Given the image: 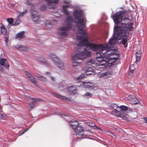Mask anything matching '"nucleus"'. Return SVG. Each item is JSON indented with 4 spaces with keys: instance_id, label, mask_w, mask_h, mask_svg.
<instances>
[{
    "instance_id": "864d4df0",
    "label": "nucleus",
    "mask_w": 147,
    "mask_h": 147,
    "mask_svg": "<svg viewBox=\"0 0 147 147\" xmlns=\"http://www.w3.org/2000/svg\"><path fill=\"white\" fill-rule=\"evenodd\" d=\"M34 104H30V106L32 108H32H33L34 107Z\"/></svg>"
},
{
    "instance_id": "393cba45",
    "label": "nucleus",
    "mask_w": 147,
    "mask_h": 147,
    "mask_svg": "<svg viewBox=\"0 0 147 147\" xmlns=\"http://www.w3.org/2000/svg\"><path fill=\"white\" fill-rule=\"evenodd\" d=\"M117 57H114L109 58L108 60L109 64H113V63H114L116 60H117Z\"/></svg>"
},
{
    "instance_id": "c03bdc74",
    "label": "nucleus",
    "mask_w": 147,
    "mask_h": 147,
    "mask_svg": "<svg viewBox=\"0 0 147 147\" xmlns=\"http://www.w3.org/2000/svg\"><path fill=\"white\" fill-rule=\"evenodd\" d=\"M133 73H132L131 72H129V74L128 75V77L129 78H131L133 77Z\"/></svg>"
},
{
    "instance_id": "f257e3e1",
    "label": "nucleus",
    "mask_w": 147,
    "mask_h": 147,
    "mask_svg": "<svg viewBox=\"0 0 147 147\" xmlns=\"http://www.w3.org/2000/svg\"><path fill=\"white\" fill-rule=\"evenodd\" d=\"M127 13V12L124 10L117 12L113 15L114 22L117 25L120 23L121 25L114 27L115 30L118 32L117 37L119 39H121L123 37L127 38L129 34V31H132L133 30L132 22L127 25L130 21L129 16L124 17L123 18V16Z\"/></svg>"
},
{
    "instance_id": "bb28decb",
    "label": "nucleus",
    "mask_w": 147,
    "mask_h": 147,
    "mask_svg": "<svg viewBox=\"0 0 147 147\" xmlns=\"http://www.w3.org/2000/svg\"><path fill=\"white\" fill-rule=\"evenodd\" d=\"M109 66V65H96V67L98 69V68L106 69L107 66Z\"/></svg>"
},
{
    "instance_id": "8fccbe9b",
    "label": "nucleus",
    "mask_w": 147,
    "mask_h": 147,
    "mask_svg": "<svg viewBox=\"0 0 147 147\" xmlns=\"http://www.w3.org/2000/svg\"><path fill=\"white\" fill-rule=\"evenodd\" d=\"M89 63H91V64H94V60L92 59H90L88 62Z\"/></svg>"
},
{
    "instance_id": "a19ab883",
    "label": "nucleus",
    "mask_w": 147,
    "mask_h": 147,
    "mask_svg": "<svg viewBox=\"0 0 147 147\" xmlns=\"http://www.w3.org/2000/svg\"><path fill=\"white\" fill-rule=\"evenodd\" d=\"M7 21L9 24H11L13 22V19L11 18H8L7 19Z\"/></svg>"
},
{
    "instance_id": "13d9d810",
    "label": "nucleus",
    "mask_w": 147,
    "mask_h": 147,
    "mask_svg": "<svg viewBox=\"0 0 147 147\" xmlns=\"http://www.w3.org/2000/svg\"><path fill=\"white\" fill-rule=\"evenodd\" d=\"M51 80H53V81H54V78L53 77H51Z\"/></svg>"
},
{
    "instance_id": "5fc2aeb1",
    "label": "nucleus",
    "mask_w": 147,
    "mask_h": 147,
    "mask_svg": "<svg viewBox=\"0 0 147 147\" xmlns=\"http://www.w3.org/2000/svg\"><path fill=\"white\" fill-rule=\"evenodd\" d=\"M146 121V122L147 123V118L146 117H145L144 119Z\"/></svg>"
},
{
    "instance_id": "a878e982",
    "label": "nucleus",
    "mask_w": 147,
    "mask_h": 147,
    "mask_svg": "<svg viewBox=\"0 0 147 147\" xmlns=\"http://www.w3.org/2000/svg\"><path fill=\"white\" fill-rule=\"evenodd\" d=\"M141 52L139 51L136 52V61L139 62L140 60V57L141 56Z\"/></svg>"
},
{
    "instance_id": "bf43d9fd",
    "label": "nucleus",
    "mask_w": 147,
    "mask_h": 147,
    "mask_svg": "<svg viewBox=\"0 0 147 147\" xmlns=\"http://www.w3.org/2000/svg\"><path fill=\"white\" fill-rule=\"evenodd\" d=\"M98 129L99 130H102V129L100 127H98Z\"/></svg>"
},
{
    "instance_id": "7ed1b4c3",
    "label": "nucleus",
    "mask_w": 147,
    "mask_h": 147,
    "mask_svg": "<svg viewBox=\"0 0 147 147\" xmlns=\"http://www.w3.org/2000/svg\"><path fill=\"white\" fill-rule=\"evenodd\" d=\"M128 107L127 106L121 105L119 107L121 111H118L116 110L117 112V116L122 118L123 119L127 121H129L130 119L126 111L128 109Z\"/></svg>"
},
{
    "instance_id": "0eeeda50",
    "label": "nucleus",
    "mask_w": 147,
    "mask_h": 147,
    "mask_svg": "<svg viewBox=\"0 0 147 147\" xmlns=\"http://www.w3.org/2000/svg\"><path fill=\"white\" fill-rule=\"evenodd\" d=\"M109 45L106 44L105 45H102V47L99 48V51H100L101 54L103 55H105L108 56V57L113 55L114 53L113 52L109 53V52L110 48H109Z\"/></svg>"
},
{
    "instance_id": "4468645a",
    "label": "nucleus",
    "mask_w": 147,
    "mask_h": 147,
    "mask_svg": "<svg viewBox=\"0 0 147 147\" xmlns=\"http://www.w3.org/2000/svg\"><path fill=\"white\" fill-rule=\"evenodd\" d=\"M83 70L87 75L94 74L95 73L93 69L91 67H86L83 68Z\"/></svg>"
},
{
    "instance_id": "5701e85b",
    "label": "nucleus",
    "mask_w": 147,
    "mask_h": 147,
    "mask_svg": "<svg viewBox=\"0 0 147 147\" xmlns=\"http://www.w3.org/2000/svg\"><path fill=\"white\" fill-rule=\"evenodd\" d=\"M69 6L67 5H63L62 7L63 10V13L66 15H68L69 14V11H67V8Z\"/></svg>"
},
{
    "instance_id": "dca6fc26",
    "label": "nucleus",
    "mask_w": 147,
    "mask_h": 147,
    "mask_svg": "<svg viewBox=\"0 0 147 147\" xmlns=\"http://www.w3.org/2000/svg\"><path fill=\"white\" fill-rule=\"evenodd\" d=\"M96 61L99 62V63H100L103 62H105V61L103 60L102 56L101 55V53L100 51L99 52H97L96 53Z\"/></svg>"
},
{
    "instance_id": "09e8293b",
    "label": "nucleus",
    "mask_w": 147,
    "mask_h": 147,
    "mask_svg": "<svg viewBox=\"0 0 147 147\" xmlns=\"http://www.w3.org/2000/svg\"><path fill=\"white\" fill-rule=\"evenodd\" d=\"M84 78V75L83 74H81L80 76L78 77V79H81Z\"/></svg>"
},
{
    "instance_id": "e433bc0d",
    "label": "nucleus",
    "mask_w": 147,
    "mask_h": 147,
    "mask_svg": "<svg viewBox=\"0 0 147 147\" xmlns=\"http://www.w3.org/2000/svg\"><path fill=\"white\" fill-rule=\"evenodd\" d=\"M2 66H3L6 68H8L9 66V65H0V71H2L3 70V69Z\"/></svg>"
},
{
    "instance_id": "58836bf2",
    "label": "nucleus",
    "mask_w": 147,
    "mask_h": 147,
    "mask_svg": "<svg viewBox=\"0 0 147 147\" xmlns=\"http://www.w3.org/2000/svg\"><path fill=\"white\" fill-rule=\"evenodd\" d=\"M40 8L41 10L43 11L45 10L47 8V6L46 5H43L40 7Z\"/></svg>"
},
{
    "instance_id": "a18cd8bd",
    "label": "nucleus",
    "mask_w": 147,
    "mask_h": 147,
    "mask_svg": "<svg viewBox=\"0 0 147 147\" xmlns=\"http://www.w3.org/2000/svg\"><path fill=\"white\" fill-rule=\"evenodd\" d=\"M52 23L48 20H47L46 21V24L47 26L48 25H52Z\"/></svg>"
},
{
    "instance_id": "774afa93",
    "label": "nucleus",
    "mask_w": 147,
    "mask_h": 147,
    "mask_svg": "<svg viewBox=\"0 0 147 147\" xmlns=\"http://www.w3.org/2000/svg\"><path fill=\"white\" fill-rule=\"evenodd\" d=\"M7 28H9V27L8 26H7Z\"/></svg>"
},
{
    "instance_id": "3c124183",
    "label": "nucleus",
    "mask_w": 147,
    "mask_h": 147,
    "mask_svg": "<svg viewBox=\"0 0 147 147\" xmlns=\"http://www.w3.org/2000/svg\"><path fill=\"white\" fill-rule=\"evenodd\" d=\"M59 65L58 67L61 68V69H63L64 68V65Z\"/></svg>"
},
{
    "instance_id": "338daca9",
    "label": "nucleus",
    "mask_w": 147,
    "mask_h": 147,
    "mask_svg": "<svg viewBox=\"0 0 147 147\" xmlns=\"http://www.w3.org/2000/svg\"><path fill=\"white\" fill-rule=\"evenodd\" d=\"M99 60H100L101 59H98Z\"/></svg>"
},
{
    "instance_id": "b1692460",
    "label": "nucleus",
    "mask_w": 147,
    "mask_h": 147,
    "mask_svg": "<svg viewBox=\"0 0 147 147\" xmlns=\"http://www.w3.org/2000/svg\"><path fill=\"white\" fill-rule=\"evenodd\" d=\"M55 96L56 97H58L62 100H69L68 98L65 97V96L61 95H59V94H55Z\"/></svg>"
},
{
    "instance_id": "603ef678",
    "label": "nucleus",
    "mask_w": 147,
    "mask_h": 147,
    "mask_svg": "<svg viewBox=\"0 0 147 147\" xmlns=\"http://www.w3.org/2000/svg\"><path fill=\"white\" fill-rule=\"evenodd\" d=\"M1 117L3 119H5V115L4 114H1Z\"/></svg>"
},
{
    "instance_id": "1a4fd4ad",
    "label": "nucleus",
    "mask_w": 147,
    "mask_h": 147,
    "mask_svg": "<svg viewBox=\"0 0 147 147\" xmlns=\"http://www.w3.org/2000/svg\"><path fill=\"white\" fill-rule=\"evenodd\" d=\"M81 25H76L77 28L79 30L81 31V32H79L77 34H79V35H86V33L84 31V28L85 27V25L84 24V22L83 24H80Z\"/></svg>"
},
{
    "instance_id": "6e6d98bb",
    "label": "nucleus",
    "mask_w": 147,
    "mask_h": 147,
    "mask_svg": "<svg viewBox=\"0 0 147 147\" xmlns=\"http://www.w3.org/2000/svg\"><path fill=\"white\" fill-rule=\"evenodd\" d=\"M28 130V129H26L25 130H24V132H26V131H27Z\"/></svg>"
},
{
    "instance_id": "680f3d73",
    "label": "nucleus",
    "mask_w": 147,
    "mask_h": 147,
    "mask_svg": "<svg viewBox=\"0 0 147 147\" xmlns=\"http://www.w3.org/2000/svg\"><path fill=\"white\" fill-rule=\"evenodd\" d=\"M102 64V65H103V64H106L105 63H101V64Z\"/></svg>"
},
{
    "instance_id": "f704fd0d",
    "label": "nucleus",
    "mask_w": 147,
    "mask_h": 147,
    "mask_svg": "<svg viewBox=\"0 0 147 147\" xmlns=\"http://www.w3.org/2000/svg\"><path fill=\"white\" fill-rule=\"evenodd\" d=\"M135 69V67L134 66V65H130L129 66V69L130 72L132 73H133Z\"/></svg>"
},
{
    "instance_id": "e2e57ef3",
    "label": "nucleus",
    "mask_w": 147,
    "mask_h": 147,
    "mask_svg": "<svg viewBox=\"0 0 147 147\" xmlns=\"http://www.w3.org/2000/svg\"><path fill=\"white\" fill-rule=\"evenodd\" d=\"M6 38V39H5V41H6H6L7 40V38Z\"/></svg>"
},
{
    "instance_id": "f03ea898",
    "label": "nucleus",
    "mask_w": 147,
    "mask_h": 147,
    "mask_svg": "<svg viewBox=\"0 0 147 147\" xmlns=\"http://www.w3.org/2000/svg\"><path fill=\"white\" fill-rule=\"evenodd\" d=\"M66 22L67 24L63 27H61L59 28V30L63 31L57 33V35L59 38L62 39L63 37L67 36L68 34L67 31H69L72 26L71 24L73 23L74 20L72 17L71 16H68L66 19Z\"/></svg>"
},
{
    "instance_id": "20e7f679",
    "label": "nucleus",
    "mask_w": 147,
    "mask_h": 147,
    "mask_svg": "<svg viewBox=\"0 0 147 147\" xmlns=\"http://www.w3.org/2000/svg\"><path fill=\"white\" fill-rule=\"evenodd\" d=\"M91 54V52L90 51H83L79 54H76L73 57V59L74 60L73 62V63L80 64V62H77L76 60L80 59L82 60L88 57H90Z\"/></svg>"
},
{
    "instance_id": "79ce46f5",
    "label": "nucleus",
    "mask_w": 147,
    "mask_h": 147,
    "mask_svg": "<svg viewBox=\"0 0 147 147\" xmlns=\"http://www.w3.org/2000/svg\"><path fill=\"white\" fill-rule=\"evenodd\" d=\"M32 0H26V4L27 5H30L32 3Z\"/></svg>"
},
{
    "instance_id": "7c9ffc66",
    "label": "nucleus",
    "mask_w": 147,
    "mask_h": 147,
    "mask_svg": "<svg viewBox=\"0 0 147 147\" xmlns=\"http://www.w3.org/2000/svg\"><path fill=\"white\" fill-rule=\"evenodd\" d=\"M38 60L42 63H47V61L44 58L42 57H39L38 58Z\"/></svg>"
},
{
    "instance_id": "0e129e2a",
    "label": "nucleus",
    "mask_w": 147,
    "mask_h": 147,
    "mask_svg": "<svg viewBox=\"0 0 147 147\" xmlns=\"http://www.w3.org/2000/svg\"><path fill=\"white\" fill-rule=\"evenodd\" d=\"M47 74H50V73L49 72H47Z\"/></svg>"
},
{
    "instance_id": "4d7b16f0",
    "label": "nucleus",
    "mask_w": 147,
    "mask_h": 147,
    "mask_svg": "<svg viewBox=\"0 0 147 147\" xmlns=\"http://www.w3.org/2000/svg\"><path fill=\"white\" fill-rule=\"evenodd\" d=\"M94 127H95V128L98 129V127H97L96 125H95V126H94Z\"/></svg>"
},
{
    "instance_id": "c9c22d12",
    "label": "nucleus",
    "mask_w": 147,
    "mask_h": 147,
    "mask_svg": "<svg viewBox=\"0 0 147 147\" xmlns=\"http://www.w3.org/2000/svg\"><path fill=\"white\" fill-rule=\"evenodd\" d=\"M21 22V20L20 19H18L16 20L12 25L15 26L19 24Z\"/></svg>"
},
{
    "instance_id": "9b49d317",
    "label": "nucleus",
    "mask_w": 147,
    "mask_h": 147,
    "mask_svg": "<svg viewBox=\"0 0 147 147\" xmlns=\"http://www.w3.org/2000/svg\"><path fill=\"white\" fill-rule=\"evenodd\" d=\"M127 98L132 104H136L139 102L138 100L134 95H129Z\"/></svg>"
},
{
    "instance_id": "f8f14e48",
    "label": "nucleus",
    "mask_w": 147,
    "mask_h": 147,
    "mask_svg": "<svg viewBox=\"0 0 147 147\" xmlns=\"http://www.w3.org/2000/svg\"><path fill=\"white\" fill-rule=\"evenodd\" d=\"M49 57L52 59V60L55 63L57 64H61V61L59 60V59L53 53H50L49 54Z\"/></svg>"
},
{
    "instance_id": "37998d69",
    "label": "nucleus",
    "mask_w": 147,
    "mask_h": 147,
    "mask_svg": "<svg viewBox=\"0 0 147 147\" xmlns=\"http://www.w3.org/2000/svg\"><path fill=\"white\" fill-rule=\"evenodd\" d=\"M25 74L26 75L28 76L29 78L32 76L30 73H29L28 71H26Z\"/></svg>"
},
{
    "instance_id": "aec40b11",
    "label": "nucleus",
    "mask_w": 147,
    "mask_h": 147,
    "mask_svg": "<svg viewBox=\"0 0 147 147\" xmlns=\"http://www.w3.org/2000/svg\"><path fill=\"white\" fill-rule=\"evenodd\" d=\"M24 33L25 32L24 31L20 32L19 33L17 34L16 35V38H18L19 39H22L24 36Z\"/></svg>"
},
{
    "instance_id": "cd10ccee",
    "label": "nucleus",
    "mask_w": 147,
    "mask_h": 147,
    "mask_svg": "<svg viewBox=\"0 0 147 147\" xmlns=\"http://www.w3.org/2000/svg\"><path fill=\"white\" fill-rule=\"evenodd\" d=\"M111 106V108L115 110L114 112L116 113L117 115V112L116 111V110H117L116 109L117 108H119V107H118L116 104H112Z\"/></svg>"
},
{
    "instance_id": "ea45409f",
    "label": "nucleus",
    "mask_w": 147,
    "mask_h": 147,
    "mask_svg": "<svg viewBox=\"0 0 147 147\" xmlns=\"http://www.w3.org/2000/svg\"><path fill=\"white\" fill-rule=\"evenodd\" d=\"M87 125L90 126L94 127L95 126V124L93 122H90L87 123Z\"/></svg>"
},
{
    "instance_id": "ddd939ff",
    "label": "nucleus",
    "mask_w": 147,
    "mask_h": 147,
    "mask_svg": "<svg viewBox=\"0 0 147 147\" xmlns=\"http://www.w3.org/2000/svg\"><path fill=\"white\" fill-rule=\"evenodd\" d=\"M45 1L47 2L48 6H53L50 8L53 9L55 8L56 6V5H54V4H57L59 2V0H46Z\"/></svg>"
},
{
    "instance_id": "f3484780",
    "label": "nucleus",
    "mask_w": 147,
    "mask_h": 147,
    "mask_svg": "<svg viewBox=\"0 0 147 147\" xmlns=\"http://www.w3.org/2000/svg\"><path fill=\"white\" fill-rule=\"evenodd\" d=\"M68 93L70 94H76L77 92L75 86H69L67 88Z\"/></svg>"
},
{
    "instance_id": "72a5a7b5",
    "label": "nucleus",
    "mask_w": 147,
    "mask_h": 147,
    "mask_svg": "<svg viewBox=\"0 0 147 147\" xmlns=\"http://www.w3.org/2000/svg\"><path fill=\"white\" fill-rule=\"evenodd\" d=\"M17 49H20V50L22 51H26L27 48L26 46H19L17 47Z\"/></svg>"
},
{
    "instance_id": "6ab92c4d",
    "label": "nucleus",
    "mask_w": 147,
    "mask_h": 147,
    "mask_svg": "<svg viewBox=\"0 0 147 147\" xmlns=\"http://www.w3.org/2000/svg\"><path fill=\"white\" fill-rule=\"evenodd\" d=\"M33 6V5L31 6V11H32V20L33 21L36 22L39 19V17L35 13H34L32 11V7Z\"/></svg>"
},
{
    "instance_id": "6e6552de",
    "label": "nucleus",
    "mask_w": 147,
    "mask_h": 147,
    "mask_svg": "<svg viewBox=\"0 0 147 147\" xmlns=\"http://www.w3.org/2000/svg\"><path fill=\"white\" fill-rule=\"evenodd\" d=\"M77 36L78 38V39L79 40H81L79 44H78V45L84 46H86L87 48L88 49V45L89 43L88 42L87 39L86 38H85L86 37V35H79V34H77Z\"/></svg>"
},
{
    "instance_id": "a211bd4d",
    "label": "nucleus",
    "mask_w": 147,
    "mask_h": 147,
    "mask_svg": "<svg viewBox=\"0 0 147 147\" xmlns=\"http://www.w3.org/2000/svg\"><path fill=\"white\" fill-rule=\"evenodd\" d=\"M83 84V86L86 88H90L94 86L93 83L90 82H84L81 81Z\"/></svg>"
},
{
    "instance_id": "c756f323",
    "label": "nucleus",
    "mask_w": 147,
    "mask_h": 147,
    "mask_svg": "<svg viewBox=\"0 0 147 147\" xmlns=\"http://www.w3.org/2000/svg\"><path fill=\"white\" fill-rule=\"evenodd\" d=\"M127 38H123L122 40V43L124 45L125 47H127Z\"/></svg>"
},
{
    "instance_id": "9d476101",
    "label": "nucleus",
    "mask_w": 147,
    "mask_h": 147,
    "mask_svg": "<svg viewBox=\"0 0 147 147\" xmlns=\"http://www.w3.org/2000/svg\"><path fill=\"white\" fill-rule=\"evenodd\" d=\"M88 48L92 49L94 51H97L99 50V48L102 47V45L100 44L97 45L95 44H92L91 43H88Z\"/></svg>"
},
{
    "instance_id": "4c0bfd02",
    "label": "nucleus",
    "mask_w": 147,
    "mask_h": 147,
    "mask_svg": "<svg viewBox=\"0 0 147 147\" xmlns=\"http://www.w3.org/2000/svg\"><path fill=\"white\" fill-rule=\"evenodd\" d=\"M27 10L26 9L23 12H20V13H19V16L21 17L23 16L24 15V14L27 13Z\"/></svg>"
},
{
    "instance_id": "2f4dec72",
    "label": "nucleus",
    "mask_w": 147,
    "mask_h": 147,
    "mask_svg": "<svg viewBox=\"0 0 147 147\" xmlns=\"http://www.w3.org/2000/svg\"><path fill=\"white\" fill-rule=\"evenodd\" d=\"M84 96L86 98H88L92 97V94L89 92H87L84 94Z\"/></svg>"
},
{
    "instance_id": "4be33fe9",
    "label": "nucleus",
    "mask_w": 147,
    "mask_h": 147,
    "mask_svg": "<svg viewBox=\"0 0 147 147\" xmlns=\"http://www.w3.org/2000/svg\"><path fill=\"white\" fill-rule=\"evenodd\" d=\"M2 25V26L0 27L1 32L3 34L5 35L7 34V29L5 28L3 24Z\"/></svg>"
},
{
    "instance_id": "39448f33",
    "label": "nucleus",
    "mask_w": 147,
    "mask_h": 147,
    "mask_svg": "<svg viewBox=\"0 0 147 147\" xmlns=\"http://www.w3.org/2000/svg\"><path fill=\"white\" fill-rule=\"evenodd\" d=\"M74 122L76 124H71L70 125L71 127H73L75 131L77 137L78 138H81L82 136L84 134V130L83 127L79 125L78 121H74Z\"/></svg>"
},
{
    "instance_id": "473e14b6",
    "label": "nucleus",
    "mask_w": 147,
    "mask_h": 147,
    "mask_svg": "<svg viewBox=\"0 0 147 147\" xmlns=\"http://www.w3.org/2000/svg\"><path fill=\"white\" fill-rule=\"evenodd\" d=\"M29 79L31 82H32L34 84H36V81L35 78L33 77V76H32L29 78Z\"/></svg>"
},
{
    "instance_id": "2eb2a0df",
    "label": "nucleus",
    "mask_w": 147,
    "mask_h": 147,
    "mask_svg": "<svg viewBox=\"0 0 147 147\" xmlns=\"http://www.w3.org/2000/svg\"><path fill=\"white\" fill-rule=\"evenodd\" d=\"M112 74V72L108 71L102 73H98L97 76L99 78L110 77Z\"/></svg>"
},
{
    "instance_id": "c85d7f7f",
    "label": "nucleus",
    "mask_w": 147,
    "mask_h": 147,
    "mask_svg": "<svg viewBox=\"0 0 147 147\" xmlns=\"http://www.w3.org/2000/svg\"><path fill=\"white\" fill-rule=\"evenodd\" d=\"M7 63L6 59L3 58L0 59V64H7Z\"/></svg>"
},
{
    "instance_id": "de8ad7c7",
    "label": "nucleus",
    "mask_w": 147,
    "mask_h": 147,
    "mask_svg": "<svg viewBox=\"0 0 147 147\" xmlns=\"http://www.w3.org/2000/svg\"><path fill=\"white\" fill-rule=\"evenodd\" d=\"M30 99L32 102H35L37 101L36 99V98H30Z\"/></svg>"
},
{
    "instance_id": "69168bd1",
    "label": "nucleus",
    "mask_w": 147,
    "mask_h": 147,
    "mask_svg": "<svg viewBox=\"0 0 147 147\" xmlns=\"http://www.w3.org/2000/svg\"><path fill=\"white\" fill-rule=\"evenodd\" d=\"M65 3H66H66H66V1H65Z\"/></svg>"
},
{
    "instance_id": "423d86ee",
    "label": "nucleus",
    "mask_w": 147,
    "mask_h": 147,
    "mask_svg": "<svg viewBox=\"0 0 147 147\" xmlns=\"http://www.w3.org/2000/svg\"><path fill=\"white\" fill-rule=\"evenodd\" d=\"M73 15L75 18V22L77 24H82L84 22L83 18H80L82 16L83 13L82 10L76 9L73 12Z\"/></svg>"
},
{
    "instance_id": "052dcab7",
    "label": "nucleus",
    "mask_w": 147,
    "mask_h": 147,
    "mask_svg": "<svg viewBox=\"0 0 147 147\" xmlns=\"http://www.w3.org/2000/svg\"><path fill=\"white\" fill-rule=\"evenodd\" d=\"M25 132H24V131L23 132H22V134H24Z\"/></svg>"
},
{
    "instance_id": "412c9836",
    "label": "nucleus",
    "mask_w": 147,
    "mask_h": 147,
    "mask_svg": "<svg viewBox=\"0 0 147 147\" xmlns=\"http://www.w3.org/2000/svg\"><path fill=\"white\" fill-rule=\"evenodd\" d=\"M117 39L116 37H113L111 38L109 40V43L112 45H115L117 42Z\"/></svg>"
},
{
    "instance_id": "49530a36",
    "label": "nucleus",
    "mask_w": 147,
    "mask_h": 147,
    "mask_svg": "<svg viewBox=\"0 0 147 147\" xmlns=\"http://www.w3.org/2000/svg\"><path fill=\"white\" fill-rule=\"evenodd\" d=\"M39 79L40 80L42 81H45L46 80V78L43 77L41 76L39 78Z\"/></svg>"
}]
</instances>
